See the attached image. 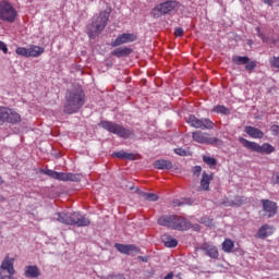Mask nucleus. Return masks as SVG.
<instances>
[{
  "label": "nucleus",
  "mask_w": 279,
  "mask_h": 279,
  "mask_svg": "<svg viewBox=\"0 0 279 279\" xmlns=\"http://www.w3.org/2000/svg\"><path fill=\"white\" fill-rule=\"evenodd\" d=\"M116 250L120 252V254H125L126 256H132V254H141V248L134 244H114Z\"/></svg>",
  "instance_id": "obj_16"
},
{
  "label": "nucleus",
  "mask_w": 279,
  "mask_h": 279,
  "mask_svg": "<svg viewBox=\"0 0 279 279\" xmlns=\"http://www.w3.org/2000/svg\"><path fill=\"white\" fill-rule=\"evenodd\" d=\"M0 51L8 53V45H5L3 41H0Z\"/></svg>",
  "instance_id": "obj_40"
},
{
  "label": "nucleus",
  "mask_w": 279,
  "mask_h": 279,
  "mask_svg": "<svg viewBox=\"0 0 279 279\" xmlns=\"http://www.w3.org/2000/svg\"><path fill=\"white\" fill-rule=\"evenodd\" d=\"M192 138L195 141V143H199L201 145H217V143H219V138L210 137V133L203 131L193 132Z\"/></svg>",
  "instance_id": "obj_13"
},
{
  "label": "nucleus",
  "mask_w": 279,
  "mask_h": 279,
  "mask_svg": "<svg viewBox=\"0 0 279 279\" xmlns=\"http://www.w3.org/2000/svg\"><path fill=\"white\" fill-rule=\"evenodd\" d=\"M135 40L136 35L132 33H123L111 43V47H121V45H128V43H134Z\"/></svg>",
  "instance_id": "obj_17"
},
{
  "label": "nucleus",
  "mask_w": 279,
  "mask_h": 279,
  "mask_svg": "<svg viewBox=\"0 0 279 279\" xmlns=\"http://www.w3.org/2000/svg\"><path fill=\"white\" fill-rule=\"evenodd\" d=\"M3 271H8L9 276H14V274H16V270L14 269V258L7 256L2 260L0 266V276Z\"/></svg>",
  "instance_id": "obj_18"
},
{
  "label": "nucleus",
  "mask_w": 279,
  "mask_h": 279,
  "mask_svg": "<svg viewBox=\"0 0 279 279\" xmlns=\"http://www.w3.org/2000/svg\"><path fill=\"white\" fill-rule=\"evenodd\" d=\"M99 125L104 130H107V132H110L111 134H116L117 136H120V138H130V136L134 134V132H132L131 130L125 129L123 125H120L114 122L101 121Z\"/></svg>",
  "instance_id": "obj_7"
},
{
  "label": "nucleus",
  "mask_w": 279,
  "mask_h": 279,
  "mask_svg": "<svg viewBox=\"0 0 279 279\" xmlns=\"http://www.w3.org/2000/svg\"><path fill=\"white\" fill-rule=\"evenodd\" d=\"M202 252H205L206 256H209V258H214V260H217L219 258V248L217 246L204 243L201 246Z\"/></svg>",
  "instance_id": "obj_19"
},
{
  "label": "nucleus",
  "mask_w": 279,
  "mask_h": 279,
  "mask_svg": "<svg viewBox=\"0 0 279 279\" xmlns=\"http://www.w3.org/2000/svg\"><path fill=\"white\" fill-rule=\"evenodd\" d=\"M269 62L272 69H279V57H272Z\"/></svg>",
  "instance_id": "obj_34"
},
{
  "label": "nucleus",
  "mask_w": 279,
  "mask_h": 279,
  "mask_svg": "<svg viewBox=\"0 0 279 279\" xmlns=\"http://www.w3.org/2000/svg\"><path fill=\"white\" fill-rule=\"evenodd\" d=\"M57 219L60 223H64L65 226H77V228H86L90 226V219L80 213L73 214H57Z\"/></svg>",
  "instance_id": "obj_4"
},
{
  "label": "nucleus",
  "mask_w": 279,
  "mask_h": 279,
  "mask_svg": "<svg viewBox=\"0 0 279 279\" xmlns=\"http://www.w3.org/2000/svg\"><path fill=\"white\" fill-rule=\"evenodd\" d=\"M180 8V2L175 0H167L165 2H161L157 5H155L150 14L153 19H160V16H169V14H173L175 10Z\"/></svg>",
  "instance_id": "obj_5"
},
{
  "label": "nucleus",
  "mask_w": 279,
  "mask_h": 279,
  "mask_svg": "<svg viewBox=\"0 0 279 279\" xmlns=\"http://www.w3.org/2000/svg\"><path fill=\"white\" fill-rule=\"evenodd\" d=\"M131 190L134 189L133 186L130 187Z\"/></svg>",
  "instance_id": "obj_53"
},
{
  "label": "nucleus",
  "mask_w": 279,
  "mask_h": 279,
  "mask_svg": "<svg viewBox=\"0 0 279 279\" xmlns=\"http://www.w3.org/2000/svg\"><path fill=\"white\" fill-rule=\"evenodd\" d=\"M46 175L53 178V180H60L61 182H82V174L80 173H64L54 170H46Z\"/></svg>",
  "instance_id": "obj_12"
},
{
  "label": "nucleus",
  "mask_w": 279,
  "mask_h": 279,
  "mask_svg": "<svg viewBox=\"0 0 279 279\" xmlns=\"http://www.w3.org/2000/svg\"><path fill=\"white\" fill-rule=\"evenodd\" d=\"M270 132H271L272 136H279V125H276V124L271 125Z\"/></svg>",
  "instance_id": "obj_37"
},
{
  "label": "nucleus",
  "mask_w": 279,
  "mask_h": 279,
  "mask_svg": "<svg viewBox=\"0 0 279 279\" xmlns=\"http://www.w3.org/2000/svg\"><path fill=\"white\" fill-rule=\"evenodd\" d=\"M137 258L138 260H142V263H147V260H149V257L147 256H138Z\"/></svg>",
  "instance_id": "obj_44"
},
{
  "label": "nucleus",
  "mask_w": 279,
  "mask_h": 279,
  "mask_svg": "<svg viewBox=\"0 0 279 279\" xmlns=\"http://www.w3.org/2000/svg\"><path fill=\"white\" fill-rule=\"evenodd\" d=\"M244 132L251 136V138H264L265 133L260 129L254 126H245Z\"/></svg>",
  "instance_id": "obj_22"
},
{
  "label": "nucleus",
  "mask_w": 279,
  "mask_h": 279,
  "mask_svg": "<svg viewBox=\"0 0 279 279\" xmlns=\"http://www.w3.org/2000/svg\"><path fill=\"white\" fill-rule=\"evenodd\" d=\"M260 204L263 206V217H267L271 219V217H276L278 215V204L270 199H262Z\"/></svg>",
  "instance_id": "obj_15"
},
{
  "label": "nucleus",
  "mask_w": 279,
  "mask_h": 279,
  "mask_svg": "<svg viewBox=\"0 0 279 279\" xmlns=\"http://www.w3.org/2000/svg\"><path fill=\"white\" fill-rule=\"evenodd\" d=\"M213 112H216V114H230V109L223 105H217L214 107Z\"/></svg>",
  "instance_id": "obj_28"
},
{
  "label": "nucleus",
  "mask_w": 279,
  "mask_h": 279,
  "mask_svg": "<svg viewBox=\"0 0 279 279\" xmlns=\"http://www.w3.org/2000/svg\"><path fill=\"white\" fill-rule=\"evenodd\" d=\"M157 223L163 228H170V230H179L180 232L184 230H191V222L189 219L178 215L161 216L157 220Z\"/></svg>",
  "instance_id": "obj_1"
},
{
  "label": "nucleus",
  "mask_w": 279,
  "mask_h": 279,
  "mask_svg": "<svg viewBox=\"0 0 279 279\" xmlns=\"http://www.w3.org/2000/svg\"><path fill=\"white\" fill-rule=\"evenodd\" d=\"M2 199H3V196H0V202H2Z\"/></svg>",
  "instance_id": "obj_52"
},
{
  "label": "nucleus",
  "mask_w": 279,
  "mask_h": 279,
  "mask_svg": "<svg viewBox=\"0 0 279 279\" xmlns=\"http://www.w3.org/2000/svg\"><path fill=\"white\" fill-rule=\"evenodd\" d=\"M222 250L227 254H230V252H232V250H234V242L230 239H226L222 243Z\"/></svg>",
  "instance_id": "obj_29"
},
{
  "label": "nucleus",
  "mask_w": 279,
  "mask_h": 279,
  "mask_svg": "<svg viewBox=\"0 0 279 279\" xmlns=\"http://www.w3.org/2000/svg\"><path fill=\"white\" fill-rule=\"evenodd\" d=\"M45 53V48L36 45H31L28 48V58H40Z\"/></svg>",
  "instance_id": "obj_23"
},
{
  "label": "nucleus",
  "mask_w": 279,
  "mask_h": 279,
  "mask_svg": "<svg viewBox=\"0 0 279 279\" xmlns=\"http://www.w3.org/2000/svg\"><path fill=\"white\" fill-rule=\"evenodd\" d=\"M186 123L195 130H215V122L208 118H196L195 114H191L186 119Z\"/></svg>",
  "instance_id": "obj_9"
},
{
  "label": "nucleus",
  "mask_w": 279,
  "mask_h": 279,
  "mask_svg": "<svg viewBox=\"0 0 279 279\" xmlns=\"http://www.w3.org/2000/svg\"><path fill=\"white\" fill-rule=\"evenodd\" d=\"M154 168L160 170H169L173 169V163L167 159H158L154 162Z\"/></svg>",
  "instance_id": "obj_24"
},
{
  "label": "nucleus",
  "mask_w": 279,
  "mask_h": 279,
  "mask_svg": "<svg viewBox=\"0 0 279 279\" xmlns=\"http://www.w3.org/2000/svg\"><path fill=\"white\" fill-rule=\"evenodd\" d=\"M0 279H14L13 275H1Z\"/></svg>",
  "instance_id": "obj_45"
},
{
  "label": "nucleus",
  "mask_w": 279,
  "mask_h": 279,
  "mask_svg": "<svg viewBox=\"0 0 279 279\" xmlns=\"http://www.w3.org/2000/svg\"><path fill=\"white\" fill-rule=\"evenodd\" d=\"M5 181H3V178L0 177V186L3 184Z\"/></svg>",
  "instance_id": "obj_50"
},
{
  "label": "nucleus",
  "mask_w": 279,
  "mask_h": 279,
  "mask_svg": "<svg viewBox=\"0 0 279 279\" xmlns=\"http://www.w3.org/2000/svg\"><path fill=\"white\" fill-rule=\"evenodd\" d=\"M108 21H110V10L109 11H100L99 16L93 20L92 24L87 26V35L89 38H97L99 34L104 29H106V25H108Z\"/></svg>",
  "instance_id": "obj_3"
},
{
  "label": "nucleus",
  "mask_w": 279,
  "mask_h": 279,
  "mask_svg": "<svg viewBox=\"0 0 279 279\" xmlns=\"http://www.w3.org/2000/svg\"><path fill=\"white\" fill-rule=\"evenodd\" d=\"M215 178L214 173H207L206 171L203 172L202 179H201V185L198 187V191H210V182H213Z\"/></svg>",
  "instance_id": "obj_20"
},
{
  "label": "nucleus",
  "mask_w": 279,
  "mask_h": 279,
  "mask_svg": "<svg viewBox=\"0 0 279 279\" xmlns=\"http://www.w3.org/2000/svg\"><path fill=\"white\" fill-rule=\"evenodd\" d=\"M0 122L16 125V123H21V114L13 109L0 106Z\"/></svg>",
  "instance_id": "obj_11"
},
{
  "label": "nucleus",
  "mask_w": 279,
  "mask_h": 279,
  "mask_svg": "<svg viewBox=\"0 0 279 279\" xmlns=\"http://www.w3.org/2000/svg\"><path fill=\"white\" fill-rule=\"evenodd\" d=\"M142 197H144L146 202H158V196L154 193L142 192Z\"/></svg>",
  "instance_id": "obj_33"
},
{
  "label": "nucleus",
  "mask_w": 279,
  "mask_h": 279,
  "mask_svg": "<svg viewBox=\"0 0 279 279\" xmlns=\"http://www.w3.org/2000/svg\"><path fill=\"white\" fill-rule=\"evenodd\" d=\"M174 154L178 156H186V150L184 148H175Z\"/></svg>",
  "instance_id": "obj_38"
},
{
  "label": "nucleus",
  "mask_w": 279,
  "mask_h": 279,
  "mask_svg": "<svg viewBox=\"0 0 279 279\" xmlns=\"http://www.w3.org/2000/svg\"><path fill=\"white\" fill-rule=\"evenodd\" d=\"M15 53L17 56H22L23 58H29V48L17 47Z\"/></svg>",
  "instance_id": "obj_32"
},
{
  "label": "nucleus",
  "mask_w": 279,
  "mask_h": 279,
  "mask_svg": "<svg viewBox=\"0 0 279 279\" xmlns=\"http://www.w3.org/2000/svg\"><path fill=\"white\" fill-rule=\"evenodd\" d=\"M255 32L257 33V36H260V34H263V33L260 32V27H258V26L255 28Z\"/></svg>",
  "instance_id": "obj_49"
},
{
  "label": "nucleus",
  "mask_w": 279,
  "mask_h": 279,
  "mask_svg": "<svg viewBox=\"0 0 279 279\" xmlns=\"http://www.w3.org/2000/svg\"><path fill=\"white\" fill-rule=\"evenodd\" d=\"M231 60L233 64H236V66L244 65L245 71H247L248 73H254V69H256L258 64L256 61H252L250 57L233 56Z\"/></svg>",
  "instance_id": "obj_14"
},
{
  "label": "nucleus",
  "mask_w": 279,
  "mask_h": 279,
  "mask_svg": "<svg viewBox=\"0 0 279 279\" xmlns=\"http://www.w3.org/2000/svg\"><path fill=\"white\" fill-rule=\"evenodd\" d=\"M17 12L12 3L3 0L0 2V21H5L7 23H14L16 21Z\"/></svg>",
  "instance_id": "obj_8"
},
{
  "label": "nucleus",
  "mask_w": 279,
  "mask_h": 279,
  "mask_svg": "<svg viewBox=\"0 0 279 279\" xmlns=\"http://www.w3.org/2000/svg\"><path fill=\"white\" fill-rule=\"evenodd\" d=\"M85 95L82 89H76L73 92L66 93V104L64 106V112L68 114H73L80 111V108L84 106L86 100L84 99Z\"/></svg>",
  "instance_id": "obj_2"
},
{
  "label": "nucleus",
  "mask_w": 279,
  "mask_h": 279,
  "mask_svg": "<svg viewBox=\"0 0 279 279\" xmlns=\"http://www.w3.org/2000/svg\"><path fill=\"white\" fill-rule=\"evenodd\" d=\"M128 153H125L124 150H120L117 153H113V156L116 158H120L121 160H125Z\"/></svg>",
  "instance_id": "obj_35"
},
{
  "label": "nucleus",
  "mask_w": 279,
  "mask_h": 279,
  "mask_svg": "<svg viewBox=\"0 0 279 279\" xmlns=\"http://www.w3.org/2000/svg\"><path fill=\"white\" fill-rule=\"evenodd\" d=\"M233 208H240V206H243L244 204H247V197L245 196H235L232 201Z\"/></svg>",
  "instance_id": "obj_30"
},
{
  "label": "nucleus",
  "mask_w": 279,
  "mask_h": 279,
  "mask_svg": "<svg viewBox=\"0 0 279 279\" xmlns=\"http://www.w3.org/2000/svg\"><path fill=\"white\" fill-rule=\"evenodd\" d=\"M163 279H173V272H169Z\"/></svg>",
  "instance_id": "obj_48"
},
{
  "label": "nucleus",
  "mask_w": 279,
  "mask_h": 279,
  "mask_svg": "<svg viewBox=\"0 0 279 279\" xmlns=\"http://www.w3.org/2000/svg\"><path fill=\"white\" fill-rule=\"evenodd\" d=\"M162 241L166 247H178V240L173 239L171 235H163Z\"/></svg>",
  "instance_id": "obj_27"
},
{
  "label": "nucleus",
  "mask_w": 279,
  "mask_h": 279,
  "mask_svg": "<svg viewBox=\"0 0 279 279\" xmlns=\"http://www.w3.org/2000/svg\"><path fill=\"white\" fill-rule=\"evenodd\" d=\"M0 122L16 125V123H21V114L13 109L0 106Z\"/></svg>",
  "instance_id": "obj_10"
},
{
  "label": "nucleus",
  "mask_w": 279,
  "mask_h": 279,
  "mask_svg": "<svg viewBox=\"0 0 279 279\" xmlns=\"http://www.w3.org/2000/svg\"><path fill=\"white\" fill-rule=\"evenodd\" d=\"M258 38H260L263 40V43H267L268 38L267 36H265V34H259Z\"/></svg>",
  "instance_id": "obj_46"
},
{
  "label": "nucleus",
  "mask_w": 279,
  "mask_h": 279,
  "mask_svg": "<svg viewBox=\"0 0 279 279\" xmlns=\"http://www.w3.org/2000/svg\"><path fill=\"white\" fill-rule=\"evenodd\" d=\"M132 53V49L128 47H120L111 51V56H114L116 58H128Z\"/></svg>",
  "instance_id": "obj_26"
},
{
  "label": "nucleus",
  "mask_w": 279,
  "mask_h": 279,
  "mask_svg": "<svg viewBox=\"0 0 279 279\" xmlns=\"http://www.w3.org/2000/svg\"><path fill=\"white\" fill-rule=\"evenodd\" d=\"M239 143L243 145L246 149H250L251 151H256V154H274L276 151V147H274L269 143H264L263 145H259L256 142H250V140H245V137H239Z\"/></svg>",
  "instance_id": "obj_6"
},
{
  "label": "nucleus",
  "mask_w": 279,
  "mask_h": 279,
  "mask_svg": "<svg viewBox=\"0 0 279 279\" xmlns=\"http://www.w3.org/2000/svg\"><path fill=\"white\" fill-rule=\"evenodd\" d=\"M125 160H136V155L132 153H126Z\"/></svg>",
  "instance_id": "obj_43"
},
{
  "label": "nucleus",
  "mask_w": 279,
  "mask_h": 279,
  "mask_svg": "<svg viewBox=\"0 0 279 279\" xmlns=\"http://www.w3.org/2000/svg\"><path fill=\"white\" fill-rule=\"evenodd\" d=\"M203 161L205 162V165H208L210 169L217 167V159H215V157L204 155Z\"/></svg>",
  "instance_id": "obj_31"
},
{
  "label": "nucleus",
  "mask_w": 279,
  "mask_h": 279,
  "mask_svg": "<svg viewBox=\"0 0 279 279\" xmlns=\"http://www.w3.org/2000/svg\"><path fill=\"white\" fill-rule=\"evenodd\" d=\"M174 36H177V38H182V36H184V29L182 27L175 28Z\"/></svg>",
  "instance_id": "obj_36"
},
{
  "label": "nucleus",
  "mask_w": 279,
  "mask_h": 279,
  "mask_svg": "<svg viewBox=\"0 0 279 279\" xmlns=\"http://www.w3.org/2000/svg\"><path fill=\"white\" fill-rule=\"evenodd\" d=\"M264 3H266V5H274V0H264Z\"/></svg>",
  "instance_id": "obj_47"
},
{
  "label": "nucleus",
  "mask_w": 279,
  "mask_h": 279,
  "mask_svg": "<svg viewBox=\"0 0 279 279\" xmlns=\"http://www.w3.org/2000/svg\"><path fill=\"white\" fill-rule=\"evenodd\" d=\"M222 206L233 208V203H232V201H230L229 198H227L226 201L222 202Z\"/></svg>",
  "instance_id": "obj_42"
},
{
  "label": "nucleus",
  "mask_w": 279,
  "mask_h": 279,
  "mask_svg": "<svg viewBox=\"0 0 279 279\" xmlns=\"http://www.w3.org/2000/svg\"><path fill=\"white\" fill-rule=\"evenodd\" d=\"M180 276H181V274L179 272V274L177 275V278H180Z\"/></svg>",
  "instance_id": "obj_51"
},
{
  "label": "nucleus",
  "mask_w": 279,
  "mask_h": 279,
  "mask_svg": "<svg viewBox=\"0 0 279 279\" xmlns=\"http://www.w3.org/2000/svg\"><path fill=\"white\" fill-rule=\"evenodd\" d=\"M24 276L25 278H38L40 276V268L38 266H26Z\"/></svg>",
  "instance_id": "obj_25"
},
{
  "label": "nucleus",
  "mask_w": 279,
  "mask_h": 279,
  "mask_svg": "<svg viewBox=\"0 0 279 279\" xmlns=\"http://www.w3.org/2000/svg\"><path fill=\"white\" fill-rule=\"evenodd\" d=\"M271 234H274V227L269 225H264L258 229L255 236L256 239L265 240L267 239V236H271Z\"/></svg>",
  "instance_id": "obj_21"
},
{
  "label": "nucleus",
  "mask_w": 279,
  "mask_h": 279,
  "mask_svg": "<svg viewBox=\"0 0 279 279\" xmlns=\"http://www.w3.org/2000/svg\"><path fill=\"white\" fill-rule=\"evenodd\" d=\"M171 205L175 208L178 206H184V202H182L180 199H174V201H172Z\"/></svg>",
  "instance_id": "obj_39"
},
{
  "label": "nucleus",
  "mask_w": 279,
  "mask_h": 279,
  "mask_svg": "<svg viewBox=\"0 0 279 279\" xmlns=\"http://www.w3.org/2000/svg\"><path fill=\"white\" fill-rule=\"evenodd\" d=\"M199 173H202V166H195L193 168V174L194 175H199Z\"/></svg>",
  "instance_id": "obj_41"
}]
</instances>
